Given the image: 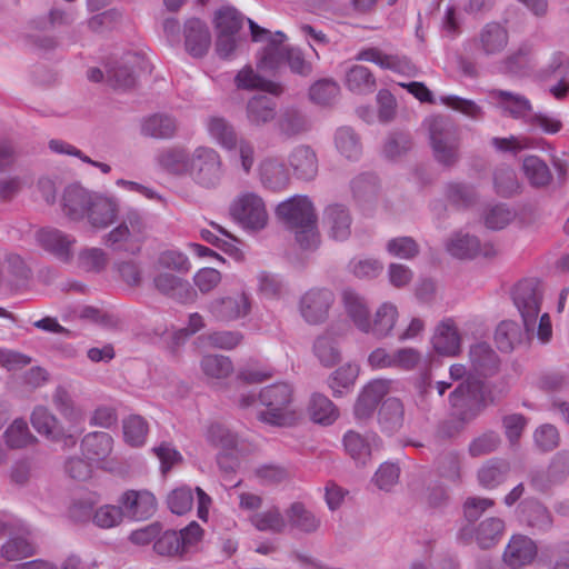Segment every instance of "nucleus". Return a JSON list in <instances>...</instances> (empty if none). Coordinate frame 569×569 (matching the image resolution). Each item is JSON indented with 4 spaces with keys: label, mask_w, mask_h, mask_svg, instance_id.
<instances>
[{
    "label": "nucleus",
    "mask_w": 569,
    "mask_h": 569,
    "mask_svg": "<svg viewBox=\"0 0 569 569\" xmlns=\"http://www.w3.org/2000/svg\"><path fill=\"white\" fill-rule=\"evenodd\" d=\"M62 208L72 220H83L96 230L111 226L119 214V202L113 197L90 192L78 184L64 189Z\"/></svg>",
    "instance_id": "obj_1"
},
{
    "label": "nucleus",
    "mask_w": 569,
    "mask_h": 569,
    "mask_svg": "<svg viewBox=\"0 0 569 569\" xmlns=\"http://www.w3.org/2000/svg\"><path fill=\"white\" fill-rule=\"evenodd\" d=\"M276 214L295 233L302 249L318 244L317 217L311 201L306 196H293L278 204Z\"/></svg>",
    "instance_id": "obj_2"
},
{
    "label": "nucleus",
    "mask_w": 569,
    "mask_h": 569,
    "mask_svg": "<svg viewBox=\"0 0 569 569\" xmlns=\"http://www.w3.org/2000/svg\"><path fill=\"white\" fill-rule=\"evenodd\" d=\"M489 94L503 113L513 119L525 120L532 130L539 129L545 133H557L562 127L561 121L555 118L543 113H531L532 106L525 96L500 89H492Z\"/></svg>",
    "instance_id": "obj_3"
},
{
    "label": "nucleus",
    "mask_w": 569,
    "mask_h": 569,
    "mask_svg": "<svg viewBox=\"0 0 569 569\" xmlns=\"http://www.w3.org/2000/svg\"><path fill=\"white\" fill-rule=\"evenodd\" d=\"M148 230L146 217L137 209H128L120 223L104 236V244L113 251L137 254L148 237Z\"/></svg>",
    "instance_id": "obj_4"
},
{
    "label": "nucleus",
    "mask_w": 569,
    "mask_h": 569,
    "mask_svg": "<svg viewBox=\"0 0 569 569\" xmlns=\"http://www.w3.org/2000/svg\"><path fill=\"white\" fill-rule=\"evenodd\" d=\"M293 390L286 382L264 387L259 393V402L264 407L257 412V419L274 427H287L292 421L289 407L292 402Z\"/></svg>",
    "instance_id": "obj_5"
},
{
    "label": "nucleus",
    "mask_w": 569,
    "mask_h": 569,
    "mask_svg": "<svg viewBox=\"0 0 569 569\" xmlns=\"http://www.w3.org/2000/svg\"><path fill=\"white\" fill-rule=\"evenodd\" d=\"M223 174L222 158L214 148L199 146L191 152L188 177L196 184L213 189L220 184Z\"/></svg>",
    "instance_id": "obj_6"
},
{
    "label": "nucleus",
    "mask_w": 569,
    "mask_h": 569,
    "mask_svg": "<svg viewBox=\"0 0 569 569\" xmlns=\"http://www.w3.org/2000/svg\"><path fill=\"white\" fill-rule=\"evenodd\" d=\"M449 402L457 419L467 423L472 421L485 408L482 385L477 380L461 382L449 396Z\"/></svg>",
    "instance_id": "obj_7"
},
{
    "label": "nucleus",
    "mask_w": 569,
    "mask_h": 569,
    "mask_svg": "<svg viewBox=\"0 0 569 569\" xmlns=\"http://www.w3.org/2000/svg\"><path fill=\"white\" fill-rule=\"evenodd\" d=\"M253 41H267L259 58L258 66L263 70H276L287 62V53L291 47L284 46L286 36L281 31L272 34L269 30L259 27L254 21L248 20Z\"/></svg>",
    "instance_id": "obj_8"
},
{
    "label": "nucleus",
    "mask_w": 569,
    "mask_h": 569,
    "mask_svg": "<svg viewBox=\"0 0 569 569\" xmlns=\"http://www.w3.org/2000/svg\"><path fill=\"white\" fill-rule=\"evenodd\" d=\"M512 300L522 318V323L528 329H536L542 301L540 281L535 278L519 281L513 288Z\"/></svg>",
    "instance_id": "obj_9"
},
{
    "label": "nucleus",
    "mask_w": 569,
    "mask_h": 569,
    "mask_svg": "<svg viewBox=\"0 0 569 569\" xmlns=\"http://www.w3.org/2000/svg\"><path fill=\"white\" fill-rule=\"evenodd\" d=\"M230 214L244 228L252 230L263 229L268 221L264 202L260 196L246 192L233 200Z\"/></svg>",
    "instance_id": "obj_10"
},
{
    "label": "nucleus",
    "mask_w": 569,
    "mask_h": 569,
    "mask_svg": "<svg viewBox=\"0 0 569 569\" xmlns=\"http://www.w3.org/2000/svg\"><path fill=\"white\" fill-rule=\"evenodd\" d=\"M142 58L138 53H127L120 60L109 62L106 67V79L113 89L128 90L137 83V68Z\"/></svg>",
    "instance_id": "obj_11"
},
{
    "label": "nucleus",
    "mask_w": 569,
    "mask_h": 569,
    "mask_svg": "<svg viewBox=\"0 0 569 569\" xmlns=\"http://www.w3.org/2000/svg\"><path fill=\"white\" fill-rule=\"evenodd\" d=\"M508 43V29L498 21L487 22L472 39L473 47L485 57H493L502 53Z\"/></svg>",
    "instance_id": "obj_12"
},
{
    "label": "nucleus",
    "mask_w": 569,
    "mask_h": 569,
    "mask_svg": "<svg viewBox=\"0 0 569 569\" xmlns=\"http://www.w3.org/2000/svg\"><path fill=\"white\" fill-rule=\"evenodd\" d=\"M505 531V521L498 517H490L482 520L476 529L471 526H463L458 531V539L468 543L475 537L481 549H489L496 546Z\"/></svg>",
    "instance_id": "obj_13"
},
{
    "label": "nucleus",
    "mask_w": 569,
    "mask_h": 569,
    "mask_svg": "<svg viewBox=\"0 0 569 569\" xmlns=\"http://www.w3.org/2000/svg\"><path fill=\"white\" fill-rule=\"evenodd\" d=\"M333 302V295L327 289H311L300 299L299 310L302 318L310 325L322 323Z\"/></svg>",
    "instance_id": "obj_14"
},
{
    "label": "nucleus",
    "mask_w": 569,
    "mask_h": 569,
    "mask_svg": "<svg viewBox=\"0 0 569 569\" xmlns=\"http://www.w3.org/2000/svg\"><path fill=\"white\" fill-rule=\"evenodd\" d=\"M209 310L219 321L230 322L247 317L251 311L250 297L241 291L211 301Z\"/></svg>",
    "instance_id": "obj_15"
},
{
    "label": "nucleus",
    "mask_w": 569,
    "mask_h": 569,
    "mask_svg": "<svg viewBox=\"0 0 569 569\" xmlns=\"http://www.w3.org/2000/svg\"><path fill=\"white\" fill-rule=\"evenodd\" d=\"M390 383V380L376 379L363 387L353 407V413L358 420L372 417L380 401L389 392Z\"/></svg>",
    "instance_id": "obj_16"
},
{
    "label": "nucleus",
    "mask_w": 569,
    "mask_h": 569,
    "mask_svg": "<svg viewBox=\"0 0 569 569\" xmlns=\"http://www.w3.org/2000/svg\"><path fill=\"white\" fill-rule=\"evenodd\" d=\"M119 502L122 505L123 515L134 520H146L157 510V500L148 490H128Z\"/></svg>",
    "instance_id": "obj_17"
},
{
    "label": "nucleus",
    "mask_w": 569,
    "mask_h": 569,
    "mask_svg": "<svg viewBox=\"0 0 569 569\" xmlns=\"http://www.w3.org/2000/svg\"><path fill=\"white\" fill-rule=\"evenodd\" d=\"M535 329H528L525 323L520 326L513 320L501 321L495 331V342L501 352H511L519 346L529 341Z\"/></svg>",
    "instance_id": "obj_18"
},
{
    "label": "nucleus",
    "mask_w": 569,
    "mask_h": 569,
    "mask_svg": "<svg viewBox=\"0 0 569 569\" xmlns=\"http://www.w3.org/2000/svg\"><path fill=\"white\" fill-rule=\"evenodd\" d=\"M537 546L527 536L515 535L511 537L503 551V561L512 569L522 568L537 557Z\"/></svg>",
    "instance_id": "obj_19"
},
{
    "label": "nucleus",
    "mask_w": 569,
    "mask_h": 569,
    "mask_svg": "<svg viewBox=\"0 0 569 569\" xmlns=\"http://www.w3.org/2000/svg\"><path fill=\"white\" fill-rule=\"evenodd\" d=\"M37 240L42 249L52 253L63 262L72 259V246L76 239L58 229H42L37 233Z\"/></svg>",
    "instance_id": "obj_20"
},
{
    "label": "nucleus",
    "mask_w": 569,
    "mask_h": 569,
    "mask_svg": "<svg viewBox=\"0 0 569 569\" xmlns=\"http://www.w3.org/2000/svg\"><path fill=\"white\" fill-rule=\"evenodd\" d=\"M184 47L193 58H202L207 54L211 44V34L204 22L192 18L184 23Z\"/></svg>",
    "instance_id": "obj_21"
},
{
    "label": "nucleus",
    "mask_w": 569,
    "mask_h": 569,
    "mask_svg": "<svg viewBox=\"0 0 569 569\" xmlns=\"http://www.w3.org/2000/svg\"><path fill=\"white\" fill-rule=\"evenodd\" d=\"M469 359L471 372L478 377H492L498 373L500 359L495 350L486 342L477 343L470 348Z\"/></svg>",
    "instance_id": "obj_22"
},
{
    "label": "nucleus",
    "mask_w": 569,
    "mask_h": 569,
    "mask_svg": "<svg viewBox=\"0 0 569 569\" xmlns=\"http://www.w3.org/2000/svg\"><path fill=\"white\" fill-rule=\"evenodd\" d=\"M343 447L347 453L356 461L366 463L371 456V450L381 445L380 438L369 432L361 435L355 430H349L343 436Z\"/></svg>",
    "instance_id": "obj_23"
},
{
    "label": "nucleus",
    "mask_w": 569,
    "mask_h": 569,
    "mask_svg": "<svg viewBox=\"0 0 569 569\" xmlns=\"http://www.w3.org/2000/svg\"><path fill=\"white\" fill-rule=\"evenodd\" d=\"M288 162L297 179L310 181L318 173L317 154L309 146L299 144L293 148Z\"/></svg>",
    "instance_id": "obj_24"
},
{
    "label": "nucleus",
    "mask_w": 569,
    "mask_h": 569,
    "mask_svg": "<svg viewBox=\"0 0 569 569\" xmlns=\"http://www.w3.org/2000/svg\"><path fill=\"white\" fill-rule=\"evenodd\" d=\"M191 153L182 147H169L161 150L157 156V162L166 172L184 177L189 173Z\"/></svg>",
    "instance_id": "obj_25"
},
{
    "label": "nucleus",
    "mask_w": 569,
    "mask_h": 569,
    "mask_svg": "<svg viewBox=\"0 0 569 569\" xmlns=\"http://www.w3.org/2000/svg\"><path fill=\"white\" fill-rule=\"evenodd\" d=\"M210 138L222 149L230 152L236 150V142L241 138L236 128L226 118L211 116L206 122Z\"/></svg>",
    "instance_id": "obj_26"
},
{
    "label": "nucleus",
    "mask_w": 569,
    "mask_h": 569,
    "mask_svg": "<svg viewBox=\"0 0 569 569\" xmlns=\"http://www.w3.org/2000/svg\"><path fill=\"white\" fill-rule=\"evenodd\" d=\"M178 130L177 120L167 113H154L141 121L140 131L143 137L170 139Z\"/></svg>",
    "instance_id": "obj_27"
},
{
    "label": "nucleus",
    "mask_w": 569,
    "mask_h": 569,
    "mask_svg": "<svg viewBox=\"0 0 569 569\" xmlns=\"http://www.w3.org/2000/svg\"><path fill=\"white\" fill-rule=\"evenodd\" d=\"M435 350L445 356H455L460 350V336L451 319L441 321L432 337Z\"/></svg>",
    "instance_id": "obj_28"
},
{
    "label": "nucleus",
    "mask_w": 569,
    "mask_h": 569,
    "mask_svg": "<svg viewBox=\"0 0 569 569\" xmlns=\"http://www.w3.org/2000/svg\"><path fill=\"white\" fill-rule=\"evenodd\" d=\"M81 449L88 460L96 462L103 461L112 452L113 438L107 432H90L83 437Z\"/></svg>",
    "instance_id": "obj_29"
},
{
    "label": "nucleus",
    "mask_w": 569,
    "mask_h": 569,
    "mask_svg": "<svg viewBox=\"0 0 569 569\" xmlns=\"http://www.w3.org/2000/svg\"><path fill=\"white\" fill-rule=\"evenodd\" d=\"M153 281L160 292L181 302L192 301L196 296L194 290L188 281L171 273H160Z\"/></svg>",
    "instance_id": "obj_30"
},
{
    "label": "nucleus",
    "mask_w": 569,
    "mask_h": 569,
    "mask_svg": "<svg viewBox=\"0 0 569 569\" xmlns=\"http://www.w3.org/2000/svg\"><path fill=\"white\" fill-rule=\"evenodd\" d=\"M357 60L373 62L383 69L392 70L400 73H410L413 66L406 57L396 54H386L377 48H368L361 50L357 54Z\"/></svg>",
    "instance_id": "obj_31"
},
{
    "label": "nucleus",
    "mask_w": 569,
    "mask_h": 569,
    "mask_svg": "<svg viewBox=\"0 0 569 569\" xmlns=\"http://www.w3.org/2000/svg\"><path fill=\"white\" fill-rule=\"evenodd\" d=\"M378 421L381 429L392 435L399 431L405 422V407L398 398L386 399L378 412Z\"/></svg>",
    "instance_id": "obj_32"
},
{
    "label": "nucleus",
    "mask_w": 569,
    "mask_h": 569,
    "mask_svg": "<svg viewBox=\"0 0 569 569\" xmlns=\"http://www.w3.org/2000/svg\"><path fill=\"white\" fill-rule=\"evenodd\" d=\"M286 519L292 529L303 533L316 532L321 525L320 518L299 501L291 503L286 510Z\"/></svg>",
    "instance_id": "obj_33"
},
{
    "label": "nucleus",
    "mask_w": 569,
    "mask_h": 569,
    "mask_svg": "<svg viewBox=\"0 0 569 569\" xmlns=\"http://www.w3.org/2000/svg\"><path fill=\"white\" fill-rule=\"evenodd\" d=\"M308 415L315 423L330 426L339 418V409L328 397L315 392L310 397Z\"/></svg>",
    "instance_id": "obj_34"
},
{
    "label": "nucleus",
    "mask_w": 569,
    "mask_h": 569,
    "mask_svg": "<svg viewBox=\"0 0 569 569\" xmlns=\"http://www.w3.org/2000/svg\"><path fill=\"white\" fill-rule=\"evenodd\" d=\"M260 179L264 187L273 191L284 189L290 181L284 164L273 158H267L261 162Z\"/></svg>",
    "instance_id": "obj_35"
},
{
    "label": "nucleus",
    "mask_w": 569,
    "mask_h": 569,
    "mask_svg": "<svg viewBox=\"0 0 569 569\" xmlns=\"http://www.w3.org/2000/svg\"><path fill=\"white\" fill-rule=\"evenodd\" d=\"M277 103L272 98L264 94L252 97L247 103V118L250 124L260 127L276 117Z\"/></svg>",
    "instance_id": "obj_36"
},
{
    "label": "nucleus",
    "mask_w": 569,
    "mask_h": 569,
    "mask_svg": "<svg viewBox=\"0 0 569 569\" xmlns=\"http://www.w3.org/2000/svg\"><path fill=\"white\" fill-rule=\"evenodd\" d=\"M330 236L336 240H346L350 233L351 217L342 204H331L325 211Z\"/></svg>",
    "instance_id": "obj_37"
},
{
    "label": "nucleus",
    "mask_w": 569,
    "mask_h": 569,
    "mask_svg": "<svg viewBox=\"0 0 569 569\" xmlns=\"http://www.w3.org/2000/svg\"><path fill=\"white\" fill-rule=\"evenodd\" d=\"M277 127L281 134L287 138H292L308 131L310 123L307 116L301 110L289 107L280 112Z\"/></svg>",
    "instance_id": "obj_38"
},
{
    "label": "nucleus",
    "mask_w": 569,
    "mask_h": 569,
    "mask_svg": "<svg viewBox=\"0 0 569 569\" xmlns=\"http://www.w3.org/2000/svg\"><path fill=\"white\" fill-rule=\"evenodd\" d=\"M431 144L459 142L458 129L455 122L445 116H433L427 120Z\"/></svg>",
    "instance_id": "obj_39"
},
{
    "label": "nucleus",
    "mask_w": 569,
    "mask_h": 569,
    "mask_svg": "<svg viewBox=\"0 0 569 569\" xmlns=\"http://www.w3.org/2000/svg\"><path fill=\"white\" fill-rule=\"evenodd\" d=\"M522 516L526 523L539 531H548L553 526V518L549 509L536 499H528L521 503Z\"/></svg>",
    "instance_id": "obj_40"
},
{
    "label": "nucleus",
    "mask_w": 569,
    "mask_h": 569,
    "mask_svg": "<svg viewBox=\"0 0 569 569\" xmlns=\"http://www.w3.org/2000/svg\"><path fill=\"white\" fill-rule=\"evenodd\" d=\"M448 252L459 259H471L483 253L489 254V250L480 246L477 237L470 234L456 233L447 244Z\"/></svg>",
    "instance_id": "obj_41"
},
{
    "label": "nucleus",
    "mask_w": 569,
    "mask_h": 569,
    "mask_svg": "<svg viewBox=\"0 0 569 569\" xmlns=\"http://www.w3.org/2000/svg\"><path fill=\"white\" fill-rule=\"evenodd\" d=\"M346 86L353 93L368 94L376 90L377 82L367 67L355 64L346 72Z\"/></svg>",
    "instance_id": "obj_42"
},
{
    "label": "nucleus",
    "mask_w": 569,
    "mask_h": 569,
    "mask_svg": "<svg viewBox=\"0 0 569 569\" xmlns=\"http://www.w3.org/2000/svg\"><path fill=\"white\" fill-rule=\"evenodd\" d=\"M234 81L239 89H260L274 96H279L283 92V88L280 83L263 79L256 73L251 67L241 69L237 73Z\"/></svg>",
    "instance_id": "obj_43"
},
{
    "label": "nucleus",
    "mask_w": 569,
    "mask_h": 569,
    "mask_svg": "<svg viewBox=\"0 0 569 569\" xmlns=\"http://www.w3.org/2000/svg\"><path fill=\"white\" fill-rule=\"evenodd\" d=\"M343 301L356 327L362 332L370 330L369 311L363 298L351 290H345Z\"/></svg>",
    "instance_id": "obj_44"
},
{
    "label": "nucleus",
    "mask_w": 569,
    "mask_h": 569,
    "mask_svg": "<svg viewBox=\"0 0 569 569\" xmlns=\"http://www.w3.org/2000/svg\"><path fill=\"white\" fill-rule=\"evenodd\" d=\"M38 547L29 536H14L1 548V555L8 561H17L37 555Z\"/></svg>",
    "instance_id": "obj_45"
},
{
    "label": "nucleus",
    "mask_w": 569,
    "mask_h": 569,
    "mask_svg": "<svg viewBox=\"0 0 569 569\" xmlns=\"http://www.w3.org/2000/svg\"><path fill=\"white\" fill-rule=\"evenodd\" d=\"M31 423L39 433L51 440H58L62 437V428L58 419L46 407L34 408L31 415Z\"/></svg>",
    "instance_id": "obj_46"
},
{
    "label": "nucleus",
    "mask_w": 569,
    "mask_h": 569,
    "mask_svg": "<svg viewBox=\"0 0 569 569\" xmlns=\"http://www.w3.org/2000/svg\"><path fill=\"white\" fill-rule=\"evenodd\" d=\"M398 316L397 308L389 303H382L376 311L375 318L370 320V330L365 333H371L376 338H383L393 329Z\"/></svg>",
    "instance_id": "obj_47"
},
{
    "label": "nucleus",
    "mask_w": 569,
    "mask_h": 569,
    "mask_svg": "<svg viewBox=\"0 0 569 569\" xmlns=\"http://www.w3.org/2000/svg\"><path fill=\"white\" fill-rule=\"evenodd\" d=\"M509 470L508 462L498 459L489 460L478 470L479 483L488 489L496 488L506 480Z\"/></svg>",
    "instance_id": "obj_48"
},
{
    "label": "nucleus",
    "mask_w": 569,
    "mask_h": 569,
    "mask_svg": "<svg viewBox=\"0 0 569 569\" xmlns=\"http://www.w3.org/2000/svg\"><path fill=\"white\" fill-rule=\"evenodd\" d=\"M522 169L533 187H547L552 180L549 167L537 156L526 157L523 159Z\"/></svg>",
    "instance_id": "obj_49"
},
{
    "label": "nucleus",
    "mask_w": 569,
    "mask_h": 569,
    "mask_svg": "<svg viewBox=\"0 0 569 569\" xmlns=\"http://www.w3.org/2000/svg\"><path fill=\"white\" fill-rule=\"evenodd\" d=\"M313 352L325 367H333L340 361V351L329 330L316 339Z\"/></svg>",
    "instance_id": "obj_50"
},
{
    "label": "nucleus",
    "mask_w": 569,
    "mask_h": 569,
    "mask_svg": "<svg viewBox=\"0 0 569 569\" xmlns=\"http://www.w3.org/2000/svg\"><path fill=\"white\" fill-rule=\"evenodd\" d=\"M108 254L101 248H83L77 256V267L90 273H100L108 264Z\"/></svg>",
    "instance_id": "obj_51"
},
{
    "label": "nucleus",
    "mask_w": 569,
    "mask_h": 569,
    "mask_svg": "<svg viewBox=\"0 0 569 569\" xmlns=\"http://www.w3.org/2000/svg\"><path fill=\"white\" fill-rule=\"evenodd\" d=\"M336 147L348 159H358L362 147L359 136L350 127H341L336 132Z\"/></svg>",
    "instance_id": "obj_52"
},
{
    "label": "nucleus",
    "mask_w": 569,
    "mask_h": 569,
    "mask_svg": "<svg viewBox=\"0 0 569 569\" xmlns=\"http://www.w3.org/2000/svg\"><path fill=\"white\" fill-rule=\"evenodd\" d=\"M6 443L11 449H21L37 441L23 419H16L3 433Z\"/></svg>",
    "instance_id": "obj_53"
},
{
    "label": "nucleus",
    "mask_w": 569,
    "mask_h": 569,
    "mask_svg": "<svg viewBox=\"0 0 569 569\" xmlns=\"http://www.w3.org/2000/svg\"><path fill=\"white\" fill-rule=\"evenodd\" d=\"M249 19H247L248 21ZM246 17L233 7H223L216 12L214 26L219 32L238 34L242 29Z\"/></svg>",
    "instance_id": "obj_54"
},
{
    "label": "nucleus",
    "mask_w": 569,
    "mask_h": 569,
    "mask_svg": "<svg viewBox=\"0 0 569 569\" xmlns=\"http://www.w3.org/2000/svg\"><path fill=\"white\" fill-rule=\"evenodd\" d=\"M124 441L132 447L144 443L148 433V423L141 416L131 415L122 421Z\"/></svg>",
    "instance_id": "obj_55"
},
{
    "label": "nucleus",
    "mask_w": 569,
    "mask_h": 569,
    "mask_svg": "<svg viewBox=\"0 0 569 569\" xmlns=\"http://www.w3.org/2000/svg\"><path fill=\"white\" fill-rule=\"evenodd\" d=\"M358 377V368L352 365H345L335 370L328 378V386L333 397H341L343 389L350 388Z\"/></svg>",
    "instance_id": "obj_56"
},
{
    "label": "nucleus",
    "mask_w": 569,
    "mask_h": 569,
    "mask_svg": "<svg viewBox=\"0 0 569 569\" xmlns=\"http://www.w3.org/2000/svg\"><path fill=\"white\" fill-rule=\"evenodd\" d=\"M251 522L259 531L281 533L286 528V520L278 508L253 515Z\"/></svg>",
    "instance_id": "obj_57"
},
{
    "label": "nucleus",
    "mask_w": 569,
    "mask_h": 569,
    "mask_svg": "<svg viewBox=\"0 0 569 569\" xmlns=\"http://www.w3.org/2000/svg\"><path fill=\"white\" fill-rule=\"evenodd\" d=\"M201 369L210 378L223 379L233 371V365L226 356L208 355L201 360Z\"/></svg>",
    "instance_id": "obj_58"
},
{
    "label": "nucleus",
    "mask_w": 569,
    "mask_h": 569,
    "mask_svg": "<svg viewBox=\"0 0 569 569\" xmlns=\"http://www.w3.org/2000/svg\"><path fill=\"white\" fill-rule=\"evenodd\" d=\"M340 91L338 83L332 79L316 81L309 89V98L312 102L328 106L336 100Z\"/></svg>",
    "instance_id": "obj_59"
},
{
    "label": "nucleus",
    "mask_w": 569,
    "mask_h": 569,
    "mask_svg": "<svg viewBox=\"0 0 569 569\" xmlns=\"http://www.w3.org/2000/svg\"><path fill=\"white\" fill-rule=\"evenodd\" d=\"M437 471L440 477L457 482L461 476V458L456 451H446L437 458Z\"/></svg>",
    "instance_id": "obj_60"
},
{
    "label": "nucleus",
    "mask_w": 569,
    "mask_h": 569,
    "mask_svg": "<svg viewBox=\"0 0 569 569\" xmlns=\"http://www.w3.org/2000/svg\"><path fill=\"white\" fill-rule=\"evenodd\" d=\"M242 339L243 336L239 331H214L198 338L202 345L219 349H232L237 347Z\"/></svg>",
    "instance_id": "obj_61"
},
{
    "label": "nucleus",
    "mask_w": 569,
    "mask_h": 569,
    "mask_svg": "<svg viewBox=\"0 0 569 569\" xmlns=\"http://www.w3.org/2000/svg\"><path fill=\"white\" fill-rule=\"evenodd\" d=\"M208 441L223 451L232 450L238 445L237 436L220 423H212L207 431Z\"/></svg>",
    "instance_id": "obj_62"
},
{
    "label": "nucleus",
    "mask_w": 569,
    "mask_h": 569,
    "mask_svg": "<svg viewBox=\"0 0 569 569\" xmlns=\"http://www.w3.org/2000/svg\"><path fill=\"white\" fill-rule=\"evenodd\" d=\"M493 182L496 192L503 198L513 196L519 189L517 176L510 168L497 169L493 174Z\"/></svg>",
    "instance_id": "obj_63"
},
{
    "label": "nucleus",
    "mask_w": 569,
    "mask_h": 569,
    "mask_svg": "<svg viewBox=\"0 0 569 569\" xmlns=\"http://www.w3.org/2000/svg\"><path fill=\"white\" fill-rule=\"evenodd\" d=\"M387 251L400 259L410 260L419 254L420 247L411 237H397L388 241Z\"/></svg>",
    "instance_id": "obj_64"
}]
</instances>
